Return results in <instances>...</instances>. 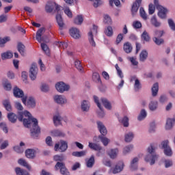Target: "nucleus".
<instances>
[{
  "instance_id": "obj_1",
  "label": "nucleus",
  "mask_w": 175,
  "mask_h": 175,
  "mask_svg": "<svg viewBox=\"0 0 175 175\" xmlns=\"http://www.w3.org/2000/svg\"><path fill=\"white\" fill-rule=\"evenodd\" d=\"M7 118L11 124H16L18 118V121L23 122L25 128H30L31 123L33 122L32 128L30 130L31 137L36 139L40 135V127L38 124V119L33 118L31 113L28 111H18V115L13 112L9 113L7 115Z\"/></svg>"
},
{
  "instance_id": "obj_2",
  "label": "nucleus",
  "mask_w": 175,
  "mask_h": 175,
  "mask_svg": "<svg viewBox=\"0 0 175 175\" xmlns=\"http://www.w3.org/2000/svg\"><path fill=\"white\" fill-rule=\"evenodd\" d=\"M157 151V145L155 144H151L147 149V154L145 156L146 162H150V165H152L155 164V161L158 159V154L155 153Z\"/></svg>"
},
{
  "instance_id": "obj_3",
  "label": "nucleus",
  "mask_w": 175,
  "mask_h": 175,
  "mask_svg": "<svg viewBox=\"0 0 175 175\" xmlns=\"http://www.w3.org/2000/svg\"><path fill=\"white\" fill-rule=\"evenodd\" d=\"M13 94L15 98H21L23 103H26L28 96L24 94V91L20 89L18 87L15 86L13 89Z\"/></svg>"
},
{
  "instance_id": "obj_4",
  "label": "nucleus",
  "mask_w": 175,
  "mask_h": 175,
  "mask_svg": "<svg viewBox=\"0 0 175 175\" xmlns=\"http://www.w3.org/2000/svg\"><path fill=\"white\" fill-rule=\"evenodd\" d=\"M54 150L55 151H59V152H65L68 150V142L60 140L59 143L55 144Z\"/></svg>"
},
{
  "instance_id": "obj_5",
  "label": "nucleus",
  "mask_w": 175,
  "mask_h": 175,
  "mask_svg": "<svg viewBox=\"0 0 175 175\" xmlns=\"http://www.w3.org/2000/svg\"><path fill=\"white\" fill-rule=\"evenodd\" d=\"M29 76L32 81L36 80L38 77V66H36V63H32L29 72Z\"/></svg>"
},
{
  "instance_id": "obj_6",
  "label": "nucleus",
  "mask_w": 175,
  "mask_h": 175,
  "mask_svg": "<svg viewBox=\"0 0 175 175\" xmlns=\"http://www.w3.org/2000/svg\"><path fill=\"white\" fill-rule=\"evenodd\" d=\"M161 147L164 150V154L167 157H172L173 155V152L172 151V148L169 146V141H163L161 142Z\"/></svg>"
},
{
  "instance_id": "obj_7",
  "label": "nucleus",
  "mask_w": 175,
  "mask_h": 175,
  "mask_svg": "<svg viewBox=\"0 0 175 175\" xmlns=\"http://www.w3.org/2000/svg\"><path fill=\"white\" fill-rule=\"evenodd\" d=\"M93 32L98 33V27L95 25H93L92 31L88 33V40L92 47H96V43H95V40H94V34H92Z\"/></svg>"
},
{
  "instance_id": "obj_8",
  "label": "nucleus",
  "mask_w": 175,
  "mask_h": 175,
  "mask_svg": "<svg viewBox=\"0 0 175 175\" xmlns=\"http://www.w3.org/2000/svg\"><path fill=\"white\" fill-rule=\"evenodd\" d=\"M55 88L58 92L63 93L65 91H69V88L70 86L69 85H66L65 83L60 81L55 84Z\"/></svg>"
},
{
  "instance_id": "obj_9",
  "label": "nucleus",
  "mask_w": 175,
  "mask_h": 175,
  "mask_svg": "<svg viewBox=\"0 0 175 175\" xmlns=\"http://www.w3.org/2000/svg\"><path fill=\"white\" fill-rule=\"evenodd\" d=\"M88 147L91 148V150H94V151H98L97 153V157H100V152L103 154L105 153V150H103V148L100 146L98 144L92 143V142H89Z\"/></svg>"
},
{
  "instance_id": "obj_10",
  "label": "nucleus",
  "mask_w": 175,
  "mask_h": 175,
  "mask_svg": "<svg viewBox=\"0 0 175 175\" xmlns=\"http://www.w3.org/2000/svg\"><path fill=\"white\" fill-rule=\"evenodd\" d=\"M25 102L26 103H23V105L29 107V109H34L36 107V100L32 96L27 97Z\"/></svg>"
},
{
  "instance_id": "obj_11",
  "label": "nucleus",
  "mask_w": 175,
  "mask_h": 175,
  "mask_svg": "<svg viewBox=\"0 0 175 175\" xmlns=\"http://www.w3.org/2000/svg\"><path fill=\"white\" fill-rule=\"evenodd\" d=\"M25 154V157H27L28 159H35V158H36V149H27Z\"/></svg>"
},
{
  "instance_id": "obj_12",
  "label": "nucleus",
  "mask_w": 175,
  "mask_h": 175,
  "mask_svg": "<svg viewBox=\"0 0 175 175\" xmlns=\"http://www.w3.org/2000/svg\"><path fill=\"white\" fill-rule=\"evenodd\" d=\"M96 124L97 128L100 133H101V136H106V135H107V129H106L105 124H103V123L100 121H97Z\"/></svg>"
},
{
  "instance_id": "obj_13",
  "label": "nucleus",
  "mask_w": 175,
  "mask_h": 175,
  "mask_svg": "<svg viewBox=\"0 0 175 175\" xmlns=\"http://www.w3.org/2000/svg\"><path fill=\"white\" fill-rule=\"evenodd\" d=\"M157 10H159L158 12V16L160 18H161L162 20H166V18L167 17V9L163 8V7H159V8L157 9Z\"/></svg>"
},
{
  "instance_id": "obj_14",
  "label": "nucleus",
  "mask_w": 175,
  "mask_h": 175,
  "mask_svg": "<svg viewBox=\"0 0 175 175\" xmlns=\"http://www.w3.org/2000/svg\"><path fill=\"white\" fill-rule=\"evenodd\" d=\"M143 0H136L135 3H133L131 8V13L133 16H135L137 11L139 10V8H140V5H142V1Z\"/></svg>"
},
{
  "instance_id": "obj_15",
  "label": "nucleus",
  "mask_w": 175,
  "mask_h": 175,
  "mask_svg": "<svg viewBox=\"0 0 175 175\" xmlns=\"http://www.w3.org/2000/svg\"><path fill=\"white\" fill-rule=\"evenodd\" d=\"M45 32H46V28L44 27H41L37 31L36 39V40H38L39 43H42V39L44 40V37H42V36L43 33H44Z\"/></svg>"
},
{
  "instance_id": "obj_16",
  "label": "nucleus",
  "mask_w": 175,
  "mask_h": 175,
  "mask_svg": "<svg viewBox=\"0 0 175 175\" xmlns=\"http://www.w3.org/2000/svg\"><path fill=\"white\" fill-rule=\"evenodd\" d=\"M62 120L64 118L61 116L59 113H57L53 116V123L55 126H58L59 125H62Z\"/></svg>"
},
{
  "instance_id": "obj_17",
  "label": "nucleus",
  "mask_w": 175,
  "mask_h": 175,
  "mask_svg": "<svg viewBox=\"0 0 175 175\" xmlns=\"http://www.w3.org/2000/svg\"><path fill=\"white\" fill-rule=\"evenodd\" d=\"M175 124V114L174 115L172 118H168L166 121L165 129L170 130L173 128Z\"/></svg>"
},
{
  "instance_id": "obj_18",
  "label": "nucleus",
  "mask_w": 175,
  "mask_h": 175,
  "mask_svg": "<svg viewBox=\"0 0 175 175\" xmlns=\"http://www.w3.org/2000/svg\"><path fill=\"white\" fill-rule=\"evenodd\" d=\"M54 100L58 105H64L66 103V98L62 95H55L54 96Z\"/></svg>"
},
{
  "instance_id": "obj_19",
  "label": "nucleus",
  "mask_w": 175,
  "mask_h": 175,
  "mask_svg": "<svg viewBox=\"0 0 175 175\" xmlns=\"http://www.w3.org/2000/svg\"><path fill=\"white\" fill-rule=\"evenodd\" d=\"M56 21L59 27L60 31H62L64 28H65V23H64V19L62 18V16L60 14H57L56 15Z\"/></svg>"
},
{
  "instance_id": "obj_20",
  "label": "nucleus",
  "mask_w": 175,
  "mask_h": 175,
  "mask_svg": "<svg viewBox=\"0 0 175 175\" xmlns=\"http://www.w3.org/2000/svg\"><path fill=\"white\" fill-rule=\"evenodd\" d=\"M124 170V162H119L113 168L112 173L113 174H117V173H120Z\"/></svg>"
},
{
  "instance_id": "obj_21",
  "label": "nucleus",
  "mask_w": 175,
  "mask_h": 175,
  "mask_svg": "<svg viewBox=\"0 0 175 175\" xmlns=\"http://www.w3.org/2000/svg\"><path fill=\"white\" fill-rule=\"evenodd\" d=\"M90 103L85 100H83L81 105V111L83 113H88L90 111Z\"/></svg>"
},
{
  "instance_id": "obj_22",
  "label": "nucleus",
  "mask_w": 175,
  "mask_h": 175,
  "mask_svg": "<svg viewBox=\"0 0 175 175\" xmlns=\"http://www.w3.org/2000/svg\"><path fill=\"white\" fill-rule=\"evenodd\" d=\"M70 35L74 39H79L80 38V31L76 27H72L70 29Z\"/></svg>"
},
{
  "instance_id": "obj_23",
  "label": "nucleus",
  "mask_w": 175,
  "mask_h": 175,
  "mask_svg": "<svg viewBox=\"0 0 175 175\" xmlns=\"http://www.w3.org/2000/svg\"><path fill=\"white\" fill-rule=\"evenodd\" d=\"M133 137H135L133 132H127L124 135V142H126V143H131V142L133 140Z\"/></svg>"
},
{
  "instance_id": "obj_24",
  "label": "nucleus",
  "mask_w": 175,
  "mask_h": 175,
  "mask_svg": "<svg viewBox=\"0 0 175 175\" xmlns=\"http://www.w3.org/2000/svg\"><path fill=\"white\" fill-rule=\"evenodd\" d=\"M17 50L22 57H25V45H24V44L18 42L17 44Z\"/></svg>"
},
{
  "instance_id": "obj_25",
  "label": "nucleus",
  "mask_w": 175,
  "mask_h": 175,
  "mask_svg": "<svg viewBox=\"0 0 175 175\" xmlns=\"http://www.w3.org/2000/svg\"><path fill=\"white\" fill-rule=\"evenodd\" d=\"M24 146H25V144L24 142H21L20 146H14L13 149L18 154H23V152H24V148H23L24 147Z\"/></svg>"
},
{
  "instance_id": "obj_26",
  "label": "nucleus",
  "mask_w": 175,
  "mask_h": 175,
  "mask_svg": "<svg viewBox=\"0 0 175 175\" xmlns=\"http://www.w3.org/2000/svg\"><path fill=\"white\" fill-rule=\"evenodd\" d=\"M100 100L105 109H107V110H111V103L110 101H109V100H107V98H101Z\"/></svg>"
},
{
  "instance_id": "obj_27",
  "label": "nucleus",
  "mask_w": 175,
  "mask_h": 175,
  "mask_svg": "<svg viewBox=\"0 0 175 175\" xmlns=\"http://www.w3.org/2000/svg\"><path fill=\"white\" fill-rule=\"evenodd\" d=\"M2 104L7 111H12V104L10 103V100L9 99L3 100Z\"/></svg>"
},
{
  "instance_id": "obj_28",
  "label": "nucleus",
  "mask_w": 175,
  "mask_h": 175,
  "mask_svg": "<svg viewBox=\"0 0 175 175\" xmlns=\"http://www.w3.org/2000/svg\"><path fill=\"white\" fill-rule=\"evenodd\" d=\"M148 57V52L146 50L142 51V52L139 54V61L141 62H145L146 59Z\"/></svg>"
},
{
  "instance_id": "obj_29",
  "label": "nucleus",
  "mask_w": 175,
  "mask_h": 175,
  "mask_svg": "<svg viewBox=\"0 0 175 175\" xmlns=\"http://www.w3.org/2000/svg\"><path fill=\"white\" fill-rule=\"evenodd\" d=\"M95 165V156L92 155L90 159H86L87 167H92Z\"/></svg>"
},
{
  "instance_id": "obj_30",
  "label": "nucleus",
  "mask_w": 175,
  "mask_h": 175,
  "mask_svg": "<svg viewBox=\"0 0 175 175\" xmlns=\"http://www.w3.org/2000/svg\"><path fill=\"white\" fill-rule=\"evenodd\" d=\"M159 90V84L158 82L153 84L152 87V96H157L158 95V91Z\"/></svg>"
},
{
  "instance_id": "obj_31",
  "label": "nucleus",
  "mask_w": 175,
  "mask_h": 175,
  "mask_svg": "<svg viewBox=\"0 0 175 175\" xmlns=\"http://www.w3.org/2000/svg\"><path fill=\"white\" fill-rule=\"evenodd\" d=\"M15 172L16 175H30L27 170L21 169L20 167L15 168Z\"/></svg>"
},
{
  "instance_id": "obj_32",
  "label": "nucleus",
  "mask_w": 175,
  "mask_h": 175,
  "mask_svg": "<svg viewBox=\"0 0 175 175\" xmlns=\"http://www.w3.org/2000/svg\"><path fill=\"white\" fill-rule=\"evenodd\" d=\"M105 136V135H98V138L100 139V142L103 143V146L106 147L109 145V143H110V139Z\"/></svg>"
},
{
  "instance_id": "obj_33",
  "label": "nucleus",
  "mask_w": 175,
  "mask_h": 175,
  "mask_svg": "<svg viewBox=\"0 0 175 175\" xmlns=\"http://www.w3.org/2000/svg\"><path fill=\"white\" fill-rule=\"evenodd\" d=\"M18 165H21V166H24V167H27L29 170H31V165L28 164V163L27 162V161H25V159H20L18 161Z\"/></svg>"
},
{
  "instance_id": "obj_34",
  "label": "nucleus",
  "mask_w": 175,
  "mask_h": 175,
  "mask_svg": "<svg viewBox=\"0 0 175 175\" xmlns=\"http://www.w3.org/2000/svg\"><path fill=\"white\" fill-rule=\"evenodd\" d=\"M150 23L152 25H153V27H155L156 28H159V27H161V22L158 21L157 17H155L154 16L151 18Z\"/></svg>"
},
{
  "instance_id": "obj_35",
  "label": "nucleus",
  "mask_w": 175,
  "mask_h": 175,
  "mask_svg": "<svg viewBox=\"0 0 175 175\" xmlns=\"http://www.w3.org/2000/svg\"><path fill=\"white\" fill-rule=\"evenodd\" d=\"M12 57H13V53L10 52L9 51L1 53V59H3V60L10 59Z\"/></svg>"
},
{
  "instance_id": "obj_36",
  "label": "nucleus",
  "mask_w": 175,
  "mask_h": 175,
  "mask_svg": "<svg viewBox=\"0 0 175 175\" xmlns=\"http://www.w3.org/2000/svg\"><path fill=\"white\" fill-rule=\"evenodd\" d=\"M152 40L157 46H161L165 43V40L159 37H153Z\"/></svg>"
},
{
  "instance_id": "obj_37",
  "label": "nucleus",
  "mask_w": 175,
  "mask_h": 175,
  "mask_svg": "<svg viewBox=\"0 0 175 175\" xmlns=\"http://www.w3.org/2000/svg\"><path fill=\"white\" fill-rule=\"evenodd\" d=\"M141 38L143 42H148L150 40H151V38H150V35H148V33L146 31H144L142 34L141 35Z\"/></svg>"
},
{
  "instance_id": "obj_38",
  "label": "nucleus",
  "mask_w": 175,
  "mask_h": 175,
  "mask_svg": "<svg viewBox=\"0 0 175 175\" xmlns=\"http://www.w3.org/2000/svg\"><path fill=\"white\" fill-rule=\"evenodd\" d=\"M158 109V101H151L149 103V109L150 111H155Z\"/></svg>"
},
{
  "instance_id": "obj_39",
  "label": "nucleus",
  "mask_w": 175,
  "mask_h": 175,
  "mask_svg": "<svg viewBox=\"0 0 175 175\" xmlns=\"http://www.w3.org/2000/svg\"><path fill=\"white\" fill-rule=\"evenodd\" d=\"M83 21H84V18H83V16L81 15H77V17L74 18V23L77 25H81Z\"/></svg>"
},
{
  "instance_id": "obj_40",
  "label": "nucleus",
  "mask_w": 175,
  "mask_h": 175,
  "mask_svg": "<svg viewBox=\"0 0 175 175\" xmlns=\"http://www.w3.org/2000/svg\"><path fill=\"white\" fill-rule=\"evenodd\" d=\"M132 45L129 42H126L124 44L123 49L125 53L129 54V53H132Z\"/></svg>"
},
{
  "instance_id": "obj_41",
  "label": "nucleus",
  "mask_w": 175,
  "mask_h": 175,
  "mask_svg": "<svg viewBox=\"0 0 175 175\" xmlns=\"http://www.w3.org/2000/svg\"><path fill=\"white\" fill-rule=\"evenodd\" d=\"M51 135L54 137L61 136L62 137H65V134L59 130H54L51 131Z\"/></svg>"
},
{
  "instance_id": "obj_42",
  "label": "nucleus",
  "mask_w": 175,
  "mask_h": 175,
  "mask_svg": "<svg viewBox=\"0 0 175 175\" xmlns=\"http://www.w3.org/2000/svg\"><path fill=\"white\" fill-rule=\"evenodd\" d=\"M86 154H87V152L85 150H82V151H79V152L76 151V152H73L72 153V156L80 158L81 157H85Z\"/></svg>"
},
{
  "instance_id": "obj_43",
  "label": "nucleus",
  "mask_w": 175,
  "mask_h": 175,
  "mask_svg": "<svg viewBox=\"0 0 175 175\" xmlns=\"http://www.w3.org/2000/svg\"><path fill=\"white\" fill-rule=\"evenodd\" d=\"M141 88H142V83H140V81L139 79H136L135 80V83H134V90L135 92H139Z\"/></svg>"
},
{
  "instance_id": "obj_44",
  "label": "nucleus",
  "mask_w": 175,
  "mask_h": 175,
  "mask_svg": "<svg viewBox=\"0 0 175 175\" xmlns=\"http://www.w3.org/2000/svg\"><path fill=\"white\" fill-rule=\"evenodd\" d=\"M92 80L96 83H99L100 84H102V80H100V75H99V73L98 72L93 73Z\"/></svg>"
},
{
  "instance_id": "obj_45",
  "label": "nucleus",
  "mask_w": 175,
  "mask_h": 175,
  "mask_svg": "<svg viewBox=\"0 0 175 175\" xmlns=\"http://www.w3.org/2000/svg\"><path fill=\"white\" fill-rule=\"evenodd\" d=\"M10 42V37H4L3 38L0 37V47H5V44Z\"/></svg>"
},
{
  "instance_id": "obj_46",
  "label": "nucleus",
  "mask_w": 175,
  "mask_h": 175,
  "mask_svg": "<svg viewBox=\"0 0 175 175\" xmlns=\"http://www.w3.org/2000/svg\"><path fill=\"white\" fill-rule=\"evenodd\" d=\"M146 117H147V111H146V109H142L138 116V121H143Z\"/></svg>"
},
{
  "instance_id": "obj_47",
  "label": "nucleus",
  "mask_w": 175,
  "mask_h": 175,
  "mask_svg": "<svg viewBox=\"0 0 175 175\" xmlns=\"http://www.w3.org/2000/svg\"><path fill=\"white\" fill-rule=\"evenodd\" d=\"M133 150V145H128L123 148V154L124 155H126V154H129V152Z\"/></svg>"
},
{
  "instance_id": "obj_48",
  "label": "nucleus",
  "mask_w": 175,
  "mask_h": 175,
  "mask_svg": "<svg viewBox=\"0 0 175 175\" xmlns=\"http://www.w3.org/2000/svg\"><path fill=\"white\" fill-rule=\"evenodd\" d=\"M165 35V31L163 30H155L154 31V37L153 38H161Z\"/></svg>"
},
{
  "instance_id": "obj_49",
  "label": "nucleus",
  "mask_w": 175,
  "mask_h": 175,
  "mask_svg": "<svg viewBox=\"0 0 175 175\" xmlns=\"http://www.w3.org/2000/svg\"><path fill=\"white\" fill-rule=\"evenodd\" d=\"M117 154H118V149H111L109 153V155L111 159H114L116 157H117Z\"/></svg>"
},
{
  "instance_id": "obj_50",
  "label": "nucleus",
  "mask_w": 175,
  "mask_h": 175,
  "mask_svg": "<svg viewBox=\"0 0 175 175\" xmlns=\"http://www.w3.org/2000/svg\"><path fill=\"white\" fill-rule=\"evenodd\" d=\"M104 18V23H105L107 25H111V18L109 14H104L103 16Z\"/></svg>"
},
{
  "instance_id": "obj_51",
  "label": "nucleus",
  "mask_w": 175,
  "mask_h": 175,
  "mask_svg": "<svg viewBox=\"0 0 175 175\" xmlns=\"http://www.w3.org/2000/svg\"><path fill=\"white\" fill-rule=\"evenodd\" d=\"M65 159V157L64 154L58 155L56 154L53 157V161L55 162H62Z\"/></svg>"
},
{
  "instance_id": "obj_52",
  "label": "nucleus",
  "mask_w": 175,
  "mask_h": 175,
  "mask_svg": "<svg viewBox=\"0 0 175 175\" xmlns=\"http://www.w3.org/2000/svg\"><path fill=\"white\" fill-rule=\"evenodd\" d=\"M41 49L44 51L46 55H50V50L49 49V46H47V44L44 43H41Z\"/></svg>"
},
{
  "instance_id": "obj_53",
  "label": "nucleus",
  "mask_w": 175,
  "mask_h": 175,
  "mask_svg": "<svg viewBox=\"0 0 175 175\" xmlns=\"http://www.w3.org/2000/svg\"><path fill=\"white\" fill-rule=\"evenodd\" d=\"M105 35H107V36H109V38L111 36H113V27H111V26H108L105 29Z\"/></svg>"
},
{
  "instance_id": "obj_54",
  "label": "nucleus",
  "mask_w": 175,
  "mask_h": 175,
  "mask_svg": "<svg viewBox=\"0 0 175 175\" xmlns=\"http://www.w3.org/2000/svg\"><path fill=\"white\" fill-rule=\"evenodd\" d=\"M121 122L123 124V126L125 128H128L129 126V118H128L126 116H124L122 118Z\"/></svg>"
},
{
  "instance_id": "obj_55",
  "label": "nucleus",
  "mask_w": 175,
  "mask_h": 175,
  "mask_svg": "<svg viewBox=\"0 0 175 175\" xmlns=\"http://www.w3.org/2000/svg\"><path fill=\"white\" fill-rule=\"evenodd\" d=\"M45 10L46 13H51L53 10H54V4L53 3L52 4H46L45 6Z\"/></svg>"
},
{
  "instance_id": "obj_56",
  "label": "nucleus",
  "mask_w": 175,
  "mask_h": 175,
  "mask_svg": "<svg viewBox=\"0 0 175 175\" xmlns=\"http://www.w3.org/2000/svg\"><path fill=\"white\" fill-rule=\"evenodd\" d=\"M128 59L133 66H137L139 65V62H137V59L136 57H128Z\"/></svg>"
},
{
  "instance_id": "obj_57",
  "label": "nucleus",
  "mask_w": 175,
  "mask_h": 175,
  "mask_svg": "<svg viewBox=\"0 0 175 175\" xmlns=\"http://www.w3.org/2000/svg\"><path fill=\"white\" fill-rule=\"evenodd\" d=\"M115 68L116 69L117 74L119 76V77H120V79H124V75L122 74V70H121V68H120V66H118V64L115 65Z\"/></svg>"
},
{
  "instance_id": "obj_58",
  "label": "nucleus",
  "mask_w": 175,
  "mask_h": 175,
  "mask_svg": "<svg viewBox=\"0 0 175 175\" xmlns=\"http://www.w3.org/2000/svg\"><path fill=\"white\" fill-rule=\"evenodd\" d=\"M65 167V163L58 161L55 165V170H58V169H60V170H62V169L64 168Z\"/></svg>"
},
{
  "instance_id": "obj_59",
  "label": "nucleus",
  "mask_w": 175,
  "mask_h": 175,
  "mask_svg": "<svg viewBox=\"0 0 175 175\" xmlns=\"http://www.w3.org/2000/svg\"><path fill=\"white\" fill-rule=\"evenodd\" d=\"M0 128L4 132V133H8L9 132V129H8V126L5 122L0 123Z\"/></svg>"
},
{
  "instance_id": "obj_60",
  "label": "nucleus",
  "mask_w": 175,
  "mask_h": 175,
  "mask_svg": "<svg viewBox=\"0 0 175 175\" xmlns=\"http://www.w3.org/2000/svg\"><path fill=\"white\" fill-rule=\"evenodd\" d=\"M75 66L76 68L79 70V72H81V70H83V66H81V62H80V60H76L75 62Z\"/></svg>"
},
{
  "instance_id": "obj_61",
  "label": "nucleus",
  "mask_w": 175,
  "mask_h": 175,
  "mask_svg": "<svg viewBox=\"0 0 175 175\" xmlns=\"http://www.w3.org/2000/svg\"><path fill=\"white\" fill-rule=\"evenodd\" d=\"M164 165L165 167H171V166H173V161L170 159H165L164 160Z\"/></svg>"
},
{
  "instance_id": "obj_62",
  "label": "nucleus",
  "mask_w": 175,
  "mask_h": 175,
  "mask_svg": "<svg viewBox=\"0 0 175 175\" xmlns=\"http://www.w3.org/2000/svg\"><path fill=\"white\" fill-rule=\"evenodd\" d=\"M168 25L170 29H172V31H175V23L173 19L172 18L168 19Z\"/></svg>"
},
{
  "instance_id": "obj_63",
  "label": "nucleus",
  "mask_w": 175,
  "mask_h": 175,
  "mask_svg": "<svg viewBox=\"0 0 175 175\" xmlns=\"http://www.w3.org/2000/svg\"><path fill=\"white\" fill-rule=\"evenodd\" d=\"M49 90H50V88L49 87V85H47L46 83H42L41 91L42 92H49Z\"/></svg>"
},
{
  "instance_id": "obj_64",
  "label": "nucleus",
  "mask_w": 175,
  "mask_h": 175,
  "mask_svg": "<svg viewBox=\"0 0 175 175\" xmlns=\"http://www.w3.org/2000/svg\"><path fill=\"white\" fill-rule=\"evenodd\" d=\"M15 107L18 110V111H23V110H24L23 105H21V103L18 101L15 102Z\"/></svg>"
}]
</instances>
